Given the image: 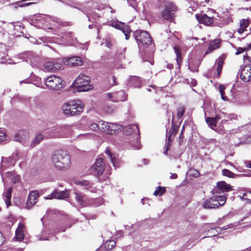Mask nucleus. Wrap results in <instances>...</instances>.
<instances>
[{"instance_id": "de8ad7c7", "label": "nucleus", "mask_w": 251, "mask_h": 251, "mask_svg": "<svg viewBox=\"0 0 251 251\" xmlns=\"http://www.w3.org/2000/svg\"><path fill=\"white\" fill-rule=\"evenodd\" d=\"M166 189L161 186H158L155 191L153 193V195L155 196H162L165 192Z\"/></svg>"}, {"instance_id": "2eb2a0df", "label": "nucleus", "mask_w": 251, "mask_h": 251, "mask_svg": "<svg viewBox=\"0 0 251 251\" xmlns=\"http://www.w3.org/2000/svg\"><path fill=\"white\" fill-rule=\"evenodd\" d=\"M84 108L83 102L79 100H74L65 102L63 105L62 110H76Z\"/></svg>"}, {"instance_id": "3c124183", "label": "nucleus", "mask_w": 251, "mask_h": 251, "mask_svg": "<svg viewBox=\"0 0 251 251\" xmlns=\"http://www.w3.org/2000/svg\"><path fill=\"white\" fill-rule=\"evenodd\" d=\"M222 175L224 176H227L229 178H233L235 176V174L233 173L226 169H223L222 170Z\"/></svg>"}, {"instance_id": "6ab92c4d", "label": "nucleus", "mask_w": 251, "mask_h": 251, "mask_svg": "<svg viewBox=\"0 0 251 251\" xmlns=\"http://www.w3.org/2000/svg\"><path fill=\"white\" fill-rule=\"evenodd\" d=\"M75 199L76 202L82 207L88 206L89 205V199L82 193L75 192Z\"/></svg>"}, {"instance_id": "cd10ccee", "label": "nucleus", "mask_w": 251, "mask_h": 251, "mask_svg": "<svg viewBox=\"0 0 251 251\" xmlns=\"http://www.w3.org/2000/svg\"><path fill=\"white\" fill-rule=\"evenodd\" d=\"M28 136V132L26 130H19L14 136V140L17 142H22Z\"/></svg>"}, {"instance_id": "9b49d317", "label": "nucleus", "mask_w": 251, "mask_h": 251, "mask_svg": "<svg viewBox=\"0 0 251 251\" xmlns=\"http://www.w3.org/2000/svg\"><path fill=\"white\" fill-rule=\"evenodd\" d=\"M123 126L113 123H107L101 121L100 130L103 132L111 134H116L121 131Z\"/></svg>"}, {"instance_id": "f704fd0d", "label": "nucleus", "mask_w": 251, "mask_h": 251, "mask_svg": "<svg viewBox=\"0 0 251 251\" xmlns=\"http://www.w3.org/2000/svg\"><path fill=\"white\" fill-rule=\"evenodd\" d=\"M220 41L219 39H215L212 41L206 51V53H208L220 47Z\"/></svg>"}, {"instance_id": "a19ab883", "label": "nucleus", "mask_w": 251, "mask_h": 251, "mask_svg": "<svg viewBox=\"0 0 251 251\" xmlns=\"http://www.w3.org/2000/svg\"><path fill=\"white\" fill-rule=\"evenodd\" d=\"M178 131V127L173 126L168 133H167L166 138L168 141H170L171 137L175 136Z\"/></svg>"}, {"instance_id": "6e6d98bb", "label": "nucleus", "mask_w": 251, "mask_h": 251, "mask_svg": "<svg viewBox=\"0 0 251 251\" xmlns=\"http://www.w3.org/2000/svg\"><path fill=\"white\" fill-rule=\"evenodd\" d=\"M209 233H210V235L211 236H215L216 233L218 232V231L216 230V228H211L208 231Z\"/></svg>"}, {"instance_id": "bb28decb", "label": "nucleus", "mask_w": 251, "mask_h": 251, "mask_svg": "<svg viewBox=\"0 0 251 251\" xmlns=\"http://www.w3.org/2000/svg\"><path fill=\"white\" fill-rule=\"evenodd\" d=\"M232 190L231 187L225 181H220L217 183V191L219 193H225L230 191Z\"/></svg>"}, {"instance_id": "473e14b6", "label": "nucleus", "mask_w": 251, "mask_h": 251, "mask_svg": "<svg viewBox=\"0 0 251 251\" xmlns=\"http://www.w3.org/2000/svg\"><path fill=\"white\" fill-rule=\"evenodd\" d=\"M63 2L69 6L77 9L82 12H84L85 11L82 4L77 3L71 0H66Z\"/></svg>"}, {"instance_id": "c85d7f7f", "label": "nucleus", "mask_w": 251, "mask_h": 251, "mask_svg": "<svg viewBox=\"0 0 251 251\" xmlns=\"http://www.w3.org/2000/svg\"><path fill=\"white\" fill-rule=\"evenodd\" d=\"M12 192V187H9L5 190L3 193V198L6 204L7 207H8L11 204Z\"/></svg>"}, {"instance_id": "79ce46f5", "label": "nucleus", "mask_w": 251, "mask_h": 251, "mask_svg": "<svg viewBox=\"0 0 251 251\" xmlns=\"http://www.w3.org/2000/svg\"><path fill=\"white\" fill-rule=\"evenodd\" d=\"M120 29L125 34L126 39L128 40L129 38L130 34L131 32V30L129 26L124 23V25H123Z\"/></svg>"}, {"instance_id": "a211bd4d", "label": "nucleus", "mask_w": 251, "mask_h": 251, "mask_svg": "<svg viewBox=\"0 0 251 251\" xmlns=\"http://www.w3.org/2000/svg\"><path fill=\"white\" fill-rule=\"evenodd\" d=\"M107 95L110 99H111L112 101L115 102L123 101L127 99V95L123 91H120L114 93H108Z\"/></svg>"}, {"instance_id": "412c9836", "label": "nucleus", "mask_w": 251, "mask_h": 251, "mask_svg": "<svg viewBox=\"0 0 251 251\" xmlns=\"http://www.w3.org/2000/svg\"><path fill=\"white\" fill-rule=\"evenodd\" d=\"M195 16L196 18L200 23L204 24L206 25H210L214 22L213 18L212 17H208L206 14L201 13L196 14Z\"/></svg>"}, {"instance_id": "5fc2aeb1", "label": "nucleus", "mask_w": 251, "mask_h": 251, "mask_svg": "<svg viewBox=\"0 0 251 251\" xmlns=\"http://www.w3.org/2000/svg\"><path fill=\"white\" fill-rule=\"evenodd\" d=\"M5 140V132L3 130H0V141Z\"/></svg>"}, {"instance_id": "4468645a", "label": "nucleus", "mask_w": 251, "mask_h": 251, "mask_svg": "<svg viewBox=\"0 0 251 251\" xmlns=\"http://www.w3.org/2000/svg\"><path fill=\"white\" fill-rule=\"evenodd\" d=\"M104 170L103 159L100 158L96 160L95 163L91 167V171L94 176L99 177Z\"/></svg>"}, {"instance_id": "f3484780", "label": "nucleus", "mask_w": 251, "mask_h": 251, "mask_svg": "<svg viewBox=\"0 0 251 251\" xmlns=\"http://www.w3.org/2000/svg\"><path fill=\"white\" fill-rule=\"evenodd\" d=\"M39 193L36 191H32L28 194L25 204V208L29 209L36 204L38 200Z\"/></svg>"}, {"instance_id": "9d476101", "label": "nucleus", "mask_w": 251, "mask_h": 251, "mask_svg": "<svg viewBox=\"0 0 251 251\" xmlns=\"http://www.w3.org/2000/svg\"><path fill=\"white\" fill-rule=\"evenodd\" d=\"M164 7V9L161 12L162 17L167 20L172 21L177 9V7L172 2L165 1Z\"/></svg>"}, {"instance_id": "58836bf2", "label": "nucleus", "mask_w": 251, "mask_h": 251, "mask_svg": "<svg viewBox=\"0 0 251 251\" xmlns=\"http://www.w3.org/2000/svg\"><path fill=\"white\" fill-rule=\"evenodd\" d=\"M43 139V135L41 133L37 134L31 144V147L34 148L37 145H38L41 141Z\"/></svg>"}, {"instance_id": "f03ea898", "label": "nucleus", "mask_w": 251, "mask_h": 251, "mask_svg": "<svg viewBox=\"0 0 251 251\" xmlns=\"http://www.w3.org/2000/svg\"><path fill=\"white\" fill-rule=\"evenodd\" d=\"M35 17L37 26L40 28L52 29L53 27H57L61 23L59 19L49 15H39Z\"/></svg>"}, {"instance_id": "39448f33", "label": "nucleus", "mask_w": 251, "mask_h": 251, "mask_svg": "<svg viewBox=\"0 0 251 251\" xmlns=\"http://www.w3.org/2000/svg\"><path fill=\"white\" fill-rule=\"evenodd\" d=\"M44 81L47 87L50 90H59L64 85V81L60 77L51 75L44 78Z\"/></svg>"}, {"instance_id": "1a4fd4ad", "label": "nucleus", "mask_w": 251, "mask_h": 251, "mask_svg": "<svg viewBox=\"0 0 251 251\" xmlns=\"http://www.w3.org/2000/svg\"><path fill=\"white\" fill-rule=\"evenodd\" d=\"M62 64L57 59H49L46 60L42 66V70L45 72L55 73L62 68Z\"/></svg>"}, {"instance_id": "2f4dec72", "label": "nucleus", "mask_w": 251, "mask_h": 251, "mask_svg": "<svg viewBox=\"0 0 251 251\" xmlns=\"http://www.w3.org/2000/svg\"><path fill=\"white\" fill-rule=\"evenodd\" d=\"M9 178L13 183H16L20 180V176L16 175L14 172L8 171L5 173L4 177Z\"/></svg>"}, {"instance_id": "c03bdc74", "label": "nucleus", "mask_w": 251, "mask_h": 251, "mask_svg": "<svg viewBox=\"0 0 251 251\" xmlns=\"http://www.w3.org/2000/svg\"><path fill=\"white\" fill-rule=\"evenodd\" d=\"M225 86L224 85H220L218 87V90L220 93L221 99L224 101H228V98L225 95Z\"/></svg>"}, {"instance_id": "c9c22d12", "label": "nucleus", "mask_w": 251, "mask_h": 251, "mask_svg": "<svg viewBox=\"0 0 251 251\" xmlns=\"http://www.w3.org/2000/svg\"><path fill=\"white\" fill-rule=\"evenodd\" d=\"M175 52L176 55V61L178 67H180L182 63L181 52L179 47L175 46L174 48Z\"/></svg>"}, {"instance_id": "5701e85b", "label": "nucleus", "mask_w": 251, "mask_h": 251, "mask_svg": "<svg viewBox=\"0 0 251 251\" xmlns=\"http://www.w3.org/2000/svg\"><path fill=\"white\" fill-rule=\"evenodd\" d=\"M69 194L67 190L66 191H59L55 190L51 194V197L47 198V199H50L51 198L58 199H64L69 197Z\"/></svg>"}, {"instance_id": "ea45409f", "label": "nucleus", "mask_w": 251, "mask_h": 251, "mask_svg": "<svg viewBox=\"0 0 251 251\" xmlns=\"http://www.w3.org/2000/svg\"><path fill=\"white\" fill-rule=\"evenodd\" d=\"M39 58L37 56H33L30 58L29 62L33 68H38L40 65Z\"/></svg>"}, {"instance_id": "dca6fc26", "label": "nucleus", "mask_w": 251, "mask_h": 251, "mask_svg": "<svg viewBox=\"0 0 251 251\" xmlns=\"http://www.w3.org/2000/svg\"><path fill=\"white\" fill-rule=\"evenodd\" d=\"M7 49L4 44H0V64H13L16 63L12 59L9 58L7 55Z\"/></svg>"}, {"instance_id": "052dcab7", "label": "nucleus", "mask_w": 251, "mask_h": 251, "mask_svg": "<svg viewBox=\"0 0 251 251\" xmlns=\"http://www.w3.org/2000/svg\"><path fill=\"white\" fill-rule=\"evenodd\" d=\"M4 242V238L2 236L1 233L0 232V246Z\"/></svg>"}, {"instance_id": "423d86ee", "label": "nucleus", "mask_w": 251, "mask_h": 251, "mask_svg": "<svg viewBox=\"0 0 251 251\" xmlns=\"http://www.w3.org/2000/svg\"><path fill=\"white\" fill-rule=\"evenodd\" d=\"M134 36L139 48L147 47L151 43V38L146 31L137 30Z\"/></svg>"}, {"instance_id": "7ed1b4c3", "label": "nucleus", "mask_w": 251, "mask_h": 251, "mask_svg": "<svg viewBox=\"0 0 251 251\" xmlns=\"http://www.w3.org/2000/svg\"><path fill=\"white\" fill-rule=\"evenodd\" d=\"M127 135H132L133 140L130 141V144L135 150L141 149V145L139 141L140 134L139 129L136 125H129L122 128Z\"/></svg>"}, {"instance_id": "49530a36", "label": "nucleus", "mask_w": 251, "mask_h": 251, "mask_svg": "<svg viewBox=\"0 0 251 251\" xmlns=\"http://www.w3.org/2000/svg\"><path fill=\"white\" fill-rule=\"evenodd\" d=\"M115 246L116 242L114 240L107 241L104 244L105 248L108 250L112 249Z\"/></svg>"}, {"instance_id": "72a5a7b5", "label": "nucleus", "mask_w": 251, "mask_h": 251, "mask_svg": "<svg viewBox=\"0 0 251 251\" xmlns=\"http://www.w3.org/2000/svg\"><path fill=\"white\" fill-rule=\"evenodd\" d=\"M128 84L134 87H140L141 86V81L137 76H131L129 78Z\"/></svg>"}, {"instance_id": "37998d69", "label": "nucleus", "mask_w": 251, "mask_h": 251, "mask_svg": "<svg viewBox=\"0 0 251 251\" xmlns=\"http://www.w3.org/2000/svg\"><path fill=\"white\" fill-rule=\"evenodd\" d=\"M239 197L242 200H245L248 202H251V191H245Z\"/></svg>"}, {"instance_id": "aec40b11", "label": "nucleus", "mask_w": 251, "mask_h": 251, "mask_svg": "<svg viewBox=\"0 0 251 251\" xmlns=\"http://www.w3.org/2000/svg\"><path fill=\"white\" fill-rule=\"evenodd\" d=\"M205 121L209 126L212 129H214L216 126L217 121L222 118L223 116H225V113L222 111L215 117H206V113H204Z\"/></svg>"}, {"instance_id": "e433bc0d", "label": "nucleus", "mask_w": 251, "mask_h": 251, "mask_svg": "<svg viewBox=\"0 0 251 251\" xmlns=\"http://www.w3.org/2000/svg\"><path fill=\"white\" fill-rule=\"evenodd\" d=\"M184 111H177L176 116L175 113L173 114L172 123H180L181 122V117L184 115Z\"/></svg>"}, {"instance_id": "0e129e2a", "label": "nucleus", "mask_w": 251, "mask_h": 251, "mask_svg": "<svg viewBox=\"0 0 251 251\" xmlns=\"http://www.w3.org/2000/svg\"><path fill=\"white\" fill-rule=\"evenodd\" d=\"M169 144L168 143L167 146H166V148H165V150L163 151L164 154H165V155H166L167 154V151H168V148H169Z\"/></svg>"}, {"instance_id": "a18cd8bd", "label": "nucleus", "mask_w": 251, "mask_h": 251, "mask_svg": "<svg viewBox=\"0 0 251 251\" xmlns=\"http://www.w3.org/2000/svg\"><path fill=\"white\" fill-rule=\"evenodd\" d=\"M105 153L108 156V157L110 158L111 162L112 163L113 166L115 168H116V166L115 164L116 159H115L114 155L111 153L110 150L109 149L107 148L105 151Z\"/></svg>"}, {"instance_id": "4be33fe9", "label": "nucleus", "mask_w": 251, "mask_h": 251, "mask_svg": "<svg viewBox=\"0 0 251 251\" xmlns=\"http://www.w3.org/2000/svg\"><path fill=\"white\" fill-rule=\"evenodd\" d=\"M75 183L83 188L84 189L90 191L91 192H95L96 189L93 184L86 180H78L75 181Z\"/></svg>"}, {"instance_id": "f257e3e1", "label": "nucleus", "mask_w": 251, "mask_h": 251, "mask_svg": "<svg viewBox=\"0 0 251 251\" xmlns=\"http://www.w3.org/2000/svg\"><path fill=\"white\" fill-rule=\"evenodd\" d=\"M51 163L57 170L66 171L71 168L72 162L70 155L64 151L57 150L51 156Z\"/></svg>"}, {"instance_id": "4c0bfd02", "label": "nucleus", "mask_w": 251, "mask_h": 251, "mask_svg": "<svg viewBox=\"0 0 251 251\" xmlns=\"http://www.w3.org/2000/svg\"><path fill=\"white\" fill-rule=\"evenodd\" d=\"M103 203V200L101 198L91 199L89 200L88 206L97 207Z\"/></svg>"}, {"instance_id": "393cba45", "label": "nucleus", "mask_w": 251, "mask_h": 251, "mask_svg": "<svg viewBox=\"0 0 251 251\" xmlns=\"http://www.w3.org/2000/svg\"><path fill=\"white\" fill-rule=\"evenodd\" d=\"M224 64V59L222 57H219L215 61L213 70L216 69L217 73L214 74L213 76L215 77H219L222 73V70Z\"/></svg>"}, {"instance_id": "09e8293b", "label": "nucleus", "mask_w": 251, "mask_h": 251, "mask_svg": "<svg viewBox=\"0 0 251 251\" xmlns=\"http://www.w3.org/2000/svg\"><path fill=\"white\" fill-rule=\"evenodd\" d=\"M81 111H63L64 114L68 117L79 115Z\"/></svg>"}, {"instance_id": "0eeeda50", "label": "nucleus", "mask_w": 251, "mask_h": 251, "mask_svg": "<svg viewBox=\"0 0 251 251\" xmlns=\"http://www.w3.org/2000/svg\"><path fill=\"white\" fill-rule=\"evenodd\" d=\"M225 196H214L206 200L203 203V207L205 209L216 208L223 205L226 201Z\"/></svg>"}, {"instance_id": "680f3d73", "label": "nucleus", "mask_w": 251, "mask_h": 251, "mask_svg": "<svg viewBox=\"0 0 251 251\" xmlns=\"http://www.w3.org/2000/svg\"><path fill=\"white\" fill-rule=\"evenodd\" d=\"M191 84L192 86H195L197 85V81L195 79H192Z\"/></svg>"}, {"instance_id": "b1692460", "label": "nucleus", "mask_w": 251, "mask_h": 251, "mask_svg": "<svg viewBox=\"0 0 251 251\" xmlns=\"http://www.w3.org/2000/svg\"><path fill=\"white\" fill-rule=\"evenodd\" d=\"M25 230V226L23 224L20 223L15 231V238L16 240L21 241L24 239Z\"/></svg>"}, {"instance_id": "e2e57ef3", "label": "nucleus", "mask_w": 251, "mask_h": 251, "mask_svg": "<svg viewBox=\"0 0 251 251\" xmlns=\"http://www.w3.org/2000/svg\"><path fill=\"white\" fill-rule=\"evenodd\" d=\"M19 97H15V98H14L12 100H11V102L12 104H13L15 101H16L17 100H19Z\"/></svg>"}, {"instance_id": "f8f14e48", "label": "nucleus", "mask_w": 251, "mask_h": 251, "mask_svg": "<svg viewBox=\"0 0 251 251\" xmlns=\"http://www.w3.org/2000/svg\"><path fill=\"white\" fill-rule=\"evenodd\" d=\"M55 39V42L58 44H63L65 46H70L75 43L76 38L73 35L72 32H66L60 35L59 37H56Z\"/></svg>"}, {"instance_id": "338daca9", "label": "nucleus", "mask_w": 251, "mask_h": 251, "mask_svg": "<svg viewBox=\"0 0 251 251\" xmlns=\"http://www.w3.org/2000/svg\"><path fill=\"white\" fill-rule=\"evenodd\" d=\"M168 69L171 70L173 68V65L172 64H168L167 66Z\"/></svg>"}, {"instance_id": "603ef678", "label": "nucleus", "mask_w": 251, "mask_h": 251, "mask_svg": "<svg viewBox=\"0 0 251 251\" xmlns=\"http://www.w3.org/2000/svg\"><path fill=\"white\" fill-rule=\"evenodd\" d=\"M110 25L112 27L120 29L122 26H123V25H124V23L119 21H117L112 22L110 24Z\"/></svg>"}, {"instance_id": "4d7b16f0", "label": "nucleus", "mask_w": 251, "mask_h": 251, "mask_svg": "<svg viewBox=\"0 0 251 251\" xmlns=\"http://www.w3.org/2000/svg\"><path fill=\"white\" fill-rule=\"evenodd\" d=\"M193 172L192 175H193L194 176L197 177L199 176V172L196 170H191Z\"/></svg>"}, {"instance_id": "ddd939ff", "label": "nucleus", "mask_w": 251, "mask_h": 251, "mask_svg": "<svg viewBox=\"0 0 251 251\" xmlns=\"http://www.w3.org/2000/svg\"><path fill=\"white\" fill-rule=\"evenodd\" d=\"M27 108L31 109H42L44 107V103L40 99L34 98H25L22 100Z\"/></svg>"}, {"instance_id": "6e6552de", "label": "nucleus", "mask_w": 251, "mask_h": 251, "mask_svg": "<svg viewBox=\"0 0 251 251\" xmlns=\"http://www.w3.org/2000/svg\"><path fill=\"white\" fill-rule=\"evenodd\" d=\"M18 155L17 152H15L9 157H2L0 167V173L3 180L5 175V170L14 166L16 161L18 159Z\"/></svg>"}, {"instance_id": "a878e982", "label": "nucleus", "mask_w": 251, "mask_h": 251, "mask_svg": "<svg viewBox=\"0 0 251 251\" xmlns=\"http://www.w3.org/2000/svg\"><path fill=\"white\" fill-rule=\"evenodd\" d=\"M201 61L199 59L190 58L188 64V69L192 72H197Z\"/></svg>"}, {"instance_id": "bf43d9fd", "label": "nucleus", "mask_w": 251, "mask_h": 251, "mask_svg": "<svg viewBox=\"0 0 251 251\" xmlns=\"http://www.w3.org/2000/svg\"><path fill=\"white\" fill-rule=\"evenodd\" d=\"M29 83V81L27 79H25V80H22L20 81V85H22L23 83Z\"/></svg>"}, {"instance_id": "8fccbe9b", "label": "nucleus", "mask_w": 251, "mask_h": 251, "mask_svg": "<svg viewBox=\"0 0 251 251\" xmlns=\"http://www.w3.org/2000/svg\"><path fill=\"white\" fill-rule=\"evenodd\" d=\"M249 50H251V43L249 45H248V46L246 48L239 47V48H237L236 50V52L235 54L236 55L239 54L244 52L245 51H247Z\"/></svg>"}, {"instance_id": "69168bd1", "label": "nucleus", "mask_w": 251, "mask_h": 251, "mask_svg": "<svg viewBox=\"0 0 251 251\" xmlns=\"http://www.w3.org/2000/svg\"><path fill=\"white\" fill-rule=\"evenodd\" d=\"M5 30L4 29L0 26V34L3 35L4 34Z\"/></svg>"}, {"instance_id": "7c9ffc66", "label": "nucleus", "mask_w": 251, "mask_h": 251, "mask_svg": "<svg viewBox=\"0 0 251 251\" xmlns=\"http://www.w3.org/2000/svg\"><path fill=\"white\" fill-rule=\"evenodd\" d=\"M83 63L82 58L79 56H73L68 59V64L72 66H80Z\"/></svg>"}, {"instance_id": "20e7f679", "label": "nucleus", "mask_w": 251, "mask_h": 251, "mask_svg": "<svg viewBox=\"0 0 251 251\" xmlns=\"http://www.w3.org/2000/svg\"><path fill=\"white\" fill-rule=\"evenodd\" d=\"M90 78L83 74L79 75L73 82V85L79 92H86L91 90L92 86L90 84Z\"/></svg>"}, {"instance_id": "c756f323", "label": "nucleus", "mask_w": 251, "mask_h": 251, "mask_svg": "<svg viewBox=\"0 0 251 251\" xmlns=\"http://www.w3.org/2000/svg\"><path fill=\"white\" fill-rule=\"evenodd\" d=\"M250 22L249 19H243L240 21V27L237 29V32L240 34L242 35L243 32L247 31V27L249 26Z\"/></svg>"}, {"instance_id": "13d9d810", "label": "nucleus", "mask_w": 251, "mask_h": 251, "mask_svg": "<svg viewBox=\"0 0 251 251\" xmlns=\"http://www.w3.org/2000/svg\"><path fill=\"white\" fill-rule=\"evenodd\" d=\"M177 177V175L176 174H171V176L170 177V179H176Z\"/></svg>"}, {"instance_id": "774afa93", "label": "nucleus", "mask_w": 251, "mask_h": 251, "mask_svg": "<svg viewBox=\"0 0 251 251\" xmlns=\"http://www.w3.org/2000/svg\"><path fill=\"white\" fill-rule=\"evenodd\" d=\"M7 251H20V250L17 251V250L15 249H8Z\"/></svg>"}, {"instance_id": "864d4df0", "label": "nucleus", "mask_w": 251, "mask_h": 251, "mask_svg": "<svg viewBox=\"0 0 251 251\" xmlns=\"http://www.w3.org/2000/svg\"><path fill=\"white\" fill-rule=\"evenodd\" d=\"M101 124V121L99 122V125L96 123H92L90 125V128L93 131H97L98 129L100 130V126Z\"/></svg>"}]
</instances>
